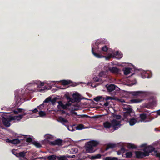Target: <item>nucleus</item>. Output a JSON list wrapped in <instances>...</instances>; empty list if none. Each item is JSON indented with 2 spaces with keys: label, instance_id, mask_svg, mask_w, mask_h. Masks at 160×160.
Masks as SVG:
<instances>
[{
  "label": "nucleus",
  "instance_id": "f257e3e1",
  "mask_svg": "<svg viewBox=\"0 0 160 160\" xmlns=\"http://www.w3.org/2000/svg\"><path fill=\"white\" fill-rule=\"evenodd\" d=\"M73 98L74 99L71 98L69 97L67 98L68 102L64 104L62 103V102L59 101L58 102V105L57 106L58 108L61 110L63 109H68L69 107L70 106L71 104L74 101H79L80 98V97L78 93L73 94L72 95Z\"/></svg>",
  "mask_w": 160,
  "mask_h": 160
},
{
  "label": "nucleus",
  "instance_id": "f03ea898",
  "mask_svg": "<svg viewBox=\"0 0 160 160\" xmlns=\"http://www.w3.org/2000/svg\"><path fill=\"white\" fill-rule=\"evenodd\" d=\"M124 109H125L126 111L124 112V117L125 119H130L129 122V124L131 126H133L137 122H138L136 119L134 118H130L131 115L134 114V113L132 112V109L128 107L127 108H124Z\"/></svg>",
  "mask_w": 160,
  "mask_h": 160
},
{
  "label": "nucleus",
  "instance_id": "7ed1b4c3",
  "mask_svg": "<svg viewBox=\"0 0 160 160\" xmlns=\"http://www.w3.org/2000/svg\"><path fill=\"white\" fill-rule=\"evenodd\" d=\"M113 118L112 120L111 121L112 127L115 130H117L121 126V118L120 115L114 114L113 115Z\"/></svg>",
  "mask_w": 160,
  "mask_h": 160
},
{
  "label": "nucleus",
  "instance_id": "20e7f679",
  "mask_svg": "<svg viewBox=\"0 0 160 160\" xmlns=\"http://www.w3.org/2000/svg\"><path fill=\"white\" fill-rule=\"evenodd\" d=\"M98 143V142L94 140H92L88 142L85 147L86 152L87 153L94 152L95 150H94L93 147L97 146Z\"/></svg>",
  "mask_w": 160,
  "mask_h": 160
},
{
  "label": "nucleus",
  "instance_id": "39448f33",
  "mask_svg": "<svg viewBox=\"0 0 160 160\" xmlns=\"http://www.w3.org/2000/svg\"><path fill=\"white\" fill-rule=\"evenodd\" d=\"M141 147H144L143 151L146 154V155L148 156L149 153L155 151L154 148L151 146H147L145 144H142L141 145ZM154 152H153V153Z\"/></svg>",
  "mask_w": 160,
  "mask_h": 160
},
{
  "label": "nucleus",
  "instance_id": "423d86ee",
  "mask_svg": "<svg viewBox=\"0 0 160 160\" xmlns=\"http://www.w3.org/2000/svg\"><path fill=\"white\" fill-rule=\"evenodd\" d=\"M44 82H41L39 81H36L34 84H32V85L35 88H41L42 86H43ZM49 89H48L47 88L45 87L43 89H41L40 90H38V89H37L36 88H34V90L35 91H40V92H42L43 91L45 90H47Z\"/></svg>",
  "mask_w": 160,
  "mask_h": 160
},
{
  "label": "nucleus",
  "instance_id": "0eeeda50",
  "mask_svg": "<svg viewBox=\"0 0 160 160\" xmlns=\"http://www.w3.org/2000/svg\"><path fill=\"white\" fill-rule=\"evenodd\" d=\"M130 93L134 96H139L142 97H144L148 94V93L147 92L140 91L131 92H130Z\"/></svg>",
  "mask_w": 160,
  "mask_h": 160
},
{
  "label": "nucleus",
  "instance_id": "6e6552de",
  "mask_svg": "<svg viewBox=\"0 0 160 160\" xmlns=\"http://www.w3.org/2000/svg\"><path fill=\"white\" fill-rule=\"evenodd\" d=\"M122 56V55L121 52H119L118 51H117L115 53L113 52L112 54L109 55L108 56L106 57L105 58L106 60H108L111 57H115L118 59H120Z\"/></svg>",
  "mask_w": 160,
  "mask_h": 160
},
{
  "label": "nucleus",
  "instance_id": "1a4fd4ad",
  "mask_svg": "<svg viewBox=\"0 0 160 160\" xmlns=\"http://www.w3.org/2000/svg\"><path fill=\"white\" fill-rule=\"evenodd\" d=\"M48 160H57V157L56 155H51L48 157L47 158ZM38 159H39L42 160H45L46 158L45 157H40L38 158H35L32 160H38Z\"/></svg>",
  "mask_w": 160,
  "mask_h": 160
},
{
  "label": "nucleus",
  "instance_id": "9d476101",
  "mask_svg": "<svg viewBox=\"0 0 160 160\" xmlns=\"http://www.w3.org/2000/svg\"><path fill=\"white\" fill-rule=\"evenodd\" d=\"M26 114V113L25 112H24V114L22 115L14 116H10V120L19 121Z\"/></svg>",
  "mask_w": 160,
  "mask_h": 160
},
{
  "label": "nucleus",
  "instance_id": "9b49d317",
  "mask_svg": "<svg viewBox=\"0 0 160 160\" xmlns=\"http://www.w3.org/2000/svg\"><path fill=\"white\" fill-rule=\"evenodd\" d=\"M75 156V155H69L67 154L65 155L59 156H57V160H67V158H72Z\"/></svg>",
  "mask_w": 160,
  "mask_h": 160
},
{
  "label": "nucleus",
  "instance_id": "f8f14e48",
  "mask_svg": "<svg viewBox=\"0 0 160 160\" xmlns=\"http://www.w3.org/2000/svg\"><path fill=\"white\" fill-rule=\"evenodd\" d=\"M12 120H10V116L8 117L7 119L3 118L2 119V121L3 124L6 127H8L10 126V122Z\"/></svg>",
  "mask_w": 160,
  "mask_h": 160
},
{
  "label": "nucleus",
  "instance_id": "ddd939ff",
  "mask_svg": "<svg viewBox=\"0 0 160 160\" xmlns=\"http://www.w3.org/2000/svg\"><path fill=\"white\" fill-rule=\"evenodd\" d=\"M136 157L137 158H141L144 156H147L144 152L136 151L135 152Z\"/></svg>",
  "mask_w": 160,
  "mask_h": 160
},
{
  "label": "nucleus",
  "instance_id": "4468645a",
  "mask_svg": "<svg viewBox=\"0 0 160 160\" xmlns=\"http://www.w3.org/2000/svg\"><path fill=\"white\" fill-rule=\"evenodd\" d=\"M109 70L111 72L115 74L118 73L120 71L116 67H110Z\"/></svg>",
  "mask_w": 160,
  "mask_h": 160
},
{
  "label": "nucleus",
  "instance_id": "2eb2a0df",
  "mask_svg": "<svg viewBox=\"0 0 160 160\" xmlns=\"http://www.w3.org/2000/svg\"><path fill=\"white\" fill-rule=\"evenodd\" d=\"M26 152H21L19 153L18 157L20 160H27V158L25 157Z\"/></svg>",
  "mask_w": 160,
  "mask_h": 160
},
{
  "label": "nucleus",
  "instance_id": "dca6fc26",
  "mask_svg": "<svg viewBox=\"0 0 160 160\" xmlns=\"http://www.w3.org/2000/svg\"><path fill=\"white\" fill-rule=\"evenodd\" d=\"M140 118H141V122H149L151 121L152 119H149V120H146V114L143 113L140 114Z\"/></svg>",
  "mask_w": 160,
  "mask_h": 160
},
{
  "label": "nucleus",
  "instance_id": "f3484780",
  "mask_svg": "<svg viewBox=\"0 0 160 160\" xmlns=\"http://www.w3.org/2000/svg\"><path fill=\"white\" fill-rule=\"evenodd\" d=\"M103 125L104 128L107 130L109 129L110 128L112 127L111 122L109 121H106L104 122Z\"/></svg>",
  "mask_w": 160,
  "mask_h": 160
},
{
  "label": "nucleus",
  "instance_id": "a211bd4d",
  "mask_svg": "<svg viewBox=\"0 0 160 160\" xmlns=\"http://www.w3.org/2000/svg\"><path fill=\"white\" fill-rule=\"evenodd\" d=\"M58 121L62 123L63 125L68 122V121L62 117H59L58 119Z\"/></svg>",
  "mask_w": 160,
  "mask_h": 160
},
{
  "label": "nucleus",
  "instance_id": "6ab92c4d",
  "mask_svg": "<svg viewBox=\"0 0 160 160\" xmlns=\"http://www.w3.org/2000/svg\"><path fill=\"white\" fill-rule=\"evenodd\" d=\"M116 87L113 84H110L107 87V88L109 92H112L116 89Z\"/></svg>",
  "mask_w": 160,
  "mask_h": 160
},
{
  "label": "nucleus",
  "instance_id": "aec40b11",
  "mask_svg": "<svg viewBox=\"0 0 160 160\" xmlns=\"http://www.w3.org/2000/svg\"><path fill=\"white\" fill-rule=\"evenodd\" d=\"M25 110L21 108H18L17 110H14L13 111V112L14 114H17L18 113H21V112H23V114H24V111Z\"/></svg>",
  "mask_w": 160,
  "mask_h": 160
},
{
  "label": "nucleus",
  "instance_id": "412c9836",
  "mask_svg": "<svg viewBox=\"0 0 160 160\" xmlns=\"http://www.w3.org/2000/svg\"><path fill=\"white\" fill-rule=\"evenodd\" d=\"M62 143V141L60 140H55L54 142H51V144L54 145H60Z\"/></svg>",
  "mask_w": 160,
  "mask_h": 160
},
{
  "label": "nucleus",
  "instance_id": "4be33fe9",
  "mask_svg": "<svg viewBox=\"0 0 160 160\" xmlns=\"http://www.w3.org/2000/svg\"><path fill=\"white\" fill-rule=\"evenodd\" d=\"M142 101V99L139 98L133 99L130 100L131 103H136L141 102Z\"/></svg>",
  "mask_w": 160,
  "mask_h": 160
},
{
  "label": "nucleus",
  "instance_id": "5701e85b",
  "mask_svg": "<svg viewBox=\"0 0 160 160\" xmlns=\"http://www.w3.org/2000/svg\"><path fill=\"white\" fill-rule=\"evenodd\" d=\"M101 155L100 154H98L95 156H92L89 157V158L91 160H94L96 159L100 158H101Z\"/></svg>",
  "mask_w": 160,
  "mask_h": 160
},
{
  "label": "nucleus",
  "instance_id": "b1692460",
  "mask_svg": "<svg viewBox=\"0 0 160 160\" xmlns=\"http://www.w3.org/2000/svg\"><path fill=\"white\" fill-rule=\"evenodd\" d=\"M76 129L81 130L84 128H88V127L85 128L84 126L81 124H79L75 127Z\"/></svg>",
  "mask_w": 160,
  "mask_h": 160
},
{
  "label": "nucleus",
  "instance_id": "393cba45",
  "mask_svg": "<svg viewBox=\"0 0 160 160\" xmlns=\"http://www.w3.org/2000/svg\"><path fill=\"white\" fill-rule=\"evenodd\" d=\"M45 138L48 141H49L51 140H52L53 139L54 137L53 136L50 135V134H46L45 135Z\"/></svg>",
  "mask_w": 160,
  "mask_h": 160
},
{
  "label": "nucleus",
  "instance_id": "a878e982",
  "mask_svg": "<svg viewBox=\"0 0 160 160\" xmlns=\"http://www.w3.org/2000/svg\"><path fill=\"white\" fill-rule=\"evenodd\" d=\"M131 68H125L124 70V74L127 75L130 73Z\"/></svg>",
  "mask_w": 160,
  "mask_h": 160
},
{
  "label": "nucleus",
  "instance_id": "bb28decb",
  "mask_svg": "<svg viewBox=\"0 0 160 160\" xmlns=\"http://www.w3.org/2000/svg\"><path fill=\"white\" fill-rule=\"evenodd\" d=\"M18 97V96H17V95L16 94V93H15V97L16 99V102L17 103V105H19L21 104V103L22 102H21L20 101H21V99L20 98H17Z\"/></svg>",
  "mask_w": 160,
  "mask_h": 160
},
{
  "label": "nucleus",
  "instance_id": "cd10ccee",
  "mask_svg": "<svg viewBox=\"0 0 160 160\" xmlns=\"http://www.w3.org/2000/svg\"><path fill=\"white\" fill-rule=\"evenodd\" d=\"M62 82V84L64 85H68L71 82V81L69 80H62L59 81Z\"/></svg>",
  "mask_w": 160,
  "mask_h": 160
},
{
  "label": "nucleus",
  "instance_id": "c85d7f7f",
  "mask_svg": "<svg viewBox=\"0 0 160 160\" xmlns=\"http://www.w3.org/2000/svg\"><path fill=\"white\" fill-rule=\"evenodd\" d=\"M92 52L93 54L96 57L98 58H101L103 57V56L97 53H96L93 52V48L92 47Z\"/></svg>",
  "mask_w": 160,
  "mask_h": 160
},
{
  "label": "nucleus",
  "instance_id": "c756f323",
  "mask_svg": "<svg viewBox=\"0 0 160 160\" xmlns=\"http://www.w3.org/2000/svg\"><path fill=\"white\" fill-rule=\"evenodd\" d=\"M21 142V140L18 139H15L12 140L11 143L14 144H18L19 143Z\"/></svg>",
  "mask_w": 160,
  "mask_h": 160
},
{
  "label": "nucleus",
  "instance_id": "7c9ffc66",
  "mask_svg": "<svg viewBox=\"0 0 160 160\" xmlns=\"http://www.w3.org/2000/svg\"><path fill=\"white\" fill-rule=\"evenodd\" d=\"M126 157L127 158H130L132 157V153L131 151L127 152L125 154Z\"/></svg>",
  "mask_w": 160,
  "mask_h": 160
},
{
  "label": "nucleus",
  "instance_id": "2f4dec72",
  "mask_svg": "<svg viewBox=\"0 0 160 160\" xmlns=\"http://www.w3.org/2000/svg\"><path fill=\"white\" fill-rule=\"evenodd\" d=\"M105 160H118V158L116 157H107L105 159Z\"/></svg>",
  "mask_w": 160,
  "mask_h": 160
},
{
  "label": "nucleus",
  "instance_id": "473e14b6",
  "mask_svg": "<svg viewBox=\"0 0 160 160\" xmlns=\"http://www.w3.org/2000/svg\"><path fill=\"white\" fill-rule=\"evenodd\" d=\"M102 99H103V98L102 97V96H98V97L95 98H94V100L96 102H98V101L102 100Z\"/></svg>",
  "mask_w": 160,
  "mask_h": 160
},
{
  "label": "nucleus",
  "instance_id": "72a5a7b5",
  "mask_svg": "<svg viewBox=\"0 0 160 160\" xmlns=\"http://www.w3.org/2000/svg\"><path fill=\"white\" fill-rule=\"evenodd\" d=\"M39 116L40 117H43L46 116V114L44 112L41 111L39 112Z\"/></svg>",
  "mask_w": 160,
  "mask_h": 160
},
{
  "label": "nucleus",
  "instance_id": "f704fd0d",
  "mask_svg": "<svg viewBox=\"0 0 160 160\" xmlns=\"http://www.w3.org/2000/svg\"><path fill=\"white\" fill-rule=\"evenodd\" d=\"M156 156L159 157L160 158V152L156 151H154L153 153Z\"/></svg>",
  "mask_w": 160,
  "mask_h": 160
},
{
  "label": "nucleus",
  "instance_id": "c9c22d12",
  "mask_svg": "<svg viewBox=\"0 0 160 160\" xmlns=\"http://www.w3.org/2000/svg\"><path fill=\"white\" fill-rule=\"evenodd\" d=\"M33 144L37 148H40L41 146V144L38 142H33Z\"/></svg>",
  "mask_w": 160,
  "mask_h": 160
},
{
  "label": "nucleus",
  "instance_id": "e433bc0d",
  "mask_svg": "<svg viewBox=\"0 0 160 160\" xmlns=\"http://www.w3.org/2000/svg\"><path fill=\"white\" fill-rule=\"evenodd\" d=\"M107 73V71H102L99 73V76L100 77L104 76Z\"/></svg>",
  "mask_w": 160,
  "mask_h": 160
},
{
  "label": "nucleus",
  "instance_id": "4c0bfd02",
  "mask_svg": "<svg viewBox=\"0 0 160 160\" xmlns=\"http://www.w3.org/2000/svg\"><path fill=\"white\" fill-rule=\"evenodd\" d=\"M127 147L128 148H135L136 147L135 145L132 143H128L127 145Z\"/></svg>",
  "mask_w": 160,
  "mask_h": 160
},
{
  "label": "nucleus",
  "instance_id": "58836bf2",
  "mask_svg": "<svg viewBox=\"0 0 160 160\" xmlns=\"http://www.w3.org/2000/svg\"><path fill=\"white\" fill-rule=\"evenodd\" d=\"M67 128L68 130L71 131H73L75 130V129L73 128V126H68Z\"/></svg>",
  "mask_w": 160,
  "mask_h": 160
},
{
  "label": "nucleus",
  "instance_id": "ea45409f",
  "mask_svg": "<svg viewBox=\"0 0 160 160\" xmlns=\"http://www.w3.org/2000/svg\"><path fill=\"white\" fill-rule=\"evenodd\" d=\"M12 152L13 154L15 155L17 157H18L19 156V153H18L17 152L16 150L14 149L12 150Z\"/></svg>",
  "mask_w": 160,
  "mask_h": 160
},
{
  "label": "nucleus",
  "instance_id": "a19ab883",
  "mask_svg": "<svg viewBox=\"0 0 160 160\" xmlns=\"http://www.w3.org/2000/svg\"><path fill=\"white\" fill-rule=\"evenodd\" d=\"M113 99V98L110 97V96H106V97H105V98H103V100H105L106 101H107V100H109V99L112 100Z\"/></svg>",
  "mask_w": 160,
  "mask_h": 160
},
{
  "label": "nucleus",
  "instance_id": "79ce46f5",
  "mask_svg": "<svg viewBox=\"0 0 160 160\" xmlns=\"http://www.w3.org/2000/svg\"><path fill=\"white\" fill-rule=\"evenodd\" d=\"M77 113L75 112L74 111L72 110H71L70 111V113L68 114V115H76Z\"/></svg>",
  "mask_w": 160,
  "mask_h": 160
},
{
  "label": "nucleus",
  "instance_id": "37998d69",
  "mask_svg": "<svg viewBox=\"0 0 160 160\" xmlns=\"http://www.w3.org/2000/svg\"><path fill=\"white\" fill-rule=\"evenodd\" d=\"M144 74H145V76H143V75H142V77L143 78H148L149 77L148 76V74L147 73V72L146 71H144L143 72Z\"/></svg>",
  "mask_w": 160,
  "mask_h": 160
},
{
  "label": "nucleus",
  "instance_id": "c03bdc74",
  "mask_svg": "<svg viewBox=\"0 0 160 160\" xmlns=\"http://www.w3.org/2000/svg\"><path fill=\"white\" fill-rule=\"evenodd\" d=\"M102 49L103 51L106 52L108 50V48L106 46H105L102 48Z\"/></svg>",
  "mask_w": 160,
  "mask_h": 160
},
{
  "label": "nucleus",
  "instance_id": "a18cd8bd",
  "mask_svg": "<svg viewBox=\"0 0 160 160\" xmlns=\"http://www.w3.org/2000/svg\"><path fill=\"white\" fill-rule=\"evenodd\" d=\"M72 149L73 150V153H75L78 152V149L77 148H72Z\"/></svg>",
  "mask_w": 160,
  "mask_h": 160
},
{
  "label": "nucleus",
  "instance_id": "49530a36",
  "mask_svg": "<svg viewBox=\"0 0 160 160\" xmlns=\"http://www.w3.org/2000/svg\"><path fill=\"white\" fill-rule=\"evenodd\" d=\"M136 83V81H134V82H132L130 81V82H129V83L127 84V85L129 86H132L133 85L135 84Z\"/></svg>",
  "mask_w": 160,
  "mask_h": 160
},
{
  "label": "nucleus",
  "instance_id": "de8ad7c7",
  "mask_svg": "<svg viewBox=\"0 0 160 160\" xmlns=\"http://www.w3.org/2000/svg\"><path fill=\"white\" fill-rule=\"evenodd\" d=\"M51 98H48L46 99L44 101V102H48L49 101H50Z\"/></svg>",
  "mask_w": 160,
  "mask_h": 160
},
{
  "label": "nucleus",
  "instance_id": "09e8293b",
  "mask_svg": "<svg viewBox=\"0 0 160 160\" xmlns=\"http://www.w3.org/2000/svg\"><path fill=\"white\" fill-rule=\"evenodd\" d=\"M32 141V139H31V138H28L27 139H26V141L27 142H30Z\"/></svg>",
  "mask_w": 160,
  "mask_h": 160
},
{
  "label": "nucleus",
  "instance_id": "8fccbe9b",
  "mask_svg": "<svg viewBox=\"0 0 160 160\" xmlns=\"http://www.w3.org/2000/svg\"><path fill=\"white\" fill-rule=\"evenodd\" d=\"M68 153L70 154H73V150L72 149L69 150L68 151Z\"/></svg>",
  "mask_w": 160,
  "mask_h": 160
},
{
  "label": "nucleus",
  "instance_id": "3c124183",
  "mask_svg": "<svg viewBox=\"0 0 160 160\" xmlns=\"http://www.w3.org/2000/svg\"><path fill=\"white\" fill-rule=\"evenodd\" d=\"M93 79L94 81H98L99 80L98 78L97 77H94L93 78Z\"/></svg>",
  "mask_w": 160,
  "mask_h": 160
},
{
  "label": "nucleus",
  "instance_id": "603ef678",
  "mask_svg": "<svg viewBox=\"0 0 160 160\" xmlns=\"http://www.w3.org/2000/svg\"><path fill=\"white\" fill-rule=\"evenodd\" d=\"M32 113H35L37 112L38 111V110L37 108H35L33 110H32Z\"/></svg>",
  "mask_w": 160,
  "mask_h": 160
},
{
  "label": "nucleus",
  "instance_id": "864d4df0",
  "mask_svg": "<svg viewBox=\"0 0 160 160\" xmlns=\"http://www.w3.org/2000/svg\"><path fill=\"white\" fill-rule=\"evenodd\" d=\"M108 105H109V102H106L104 104V105L105 106H108Z\"/></svg>",
  "mask_w": 160,
  "mask_h": 160
},
{
  "label": "nucleus",
  "instance_id": "5fc2aeb1",
  "mask_svg": "<svg viewBox=\"0 0 160 160\" xmlns=\"http://www.w3.org/2000/svg\"><path fill=\"white\" fill-rule=\"evenodd\" d=\"M12 140H10L8 139H6V141L7 142H11V143Z\"/></svg>",
  "mask_w": 160,
  "mask_h": 160
},
{
  "label": "nucleus",
  "instance_id": "6e6d98bb",
  "mask_svg": "<svg viewBox=\"0 0 160 160\" xmlns=\"http://www.w3.org/2000/svg\"><path fill=\"white\" fill-rule=\"evenodd\" d=\"M80 117L81 118H82L85 117H88V116L86 115H80Z\"/></svg>",
  "mask_w": 160,
  "mask_h": 160
},
{
  "label": "nucleus",
  "instance_id": "4d7b16f0",
  "mask_svg": "<svg viewBox=\"0 0 160 160\" xmlns=\"http://www.w3.org/2000/svg\"><path fill=\"white\" fill-rule=\"evenodd\" d=\"M125 151V149L123 148H122L121 150V152L122 153H124Z\"/></svg>",
  "mask_w": 160,
  "mask_h": 160
},
{
  "label": "nucleus",
  "instance_id": "13d9d810",
  "mask_svg": "<svg viewBox=\"0 0 160 160\" xmlns=\"http://www.w3.org/2000/svg\"><path fill=\"white\" fill-rule=\"evenodd\" d=\"M57 81H51L50 82V83H54V82H57ZM51 83H47V84L48 85H49V84H50Z\"/></svg>",
  "mask_w": 160,
  "mask_h": 160
},
{
  "label": "nucleus",
  "instance_id": "bf43d9fd",
  "mask_svg": "<svg viewBox=\"0 0 160 160\" xmlns=\"http://www.w3.org/2000/svg\"><path fill=\"white\" fill-rule=\"evenodd\" d=\"M157 114L160 115V110L157 111Z\"/></svg>",
  "mask_w": 160,
  "mask_h": 160
},
{
  "label": "nucleus",
  "instance_id": "052dcab7",
  "mask_svg": "<svg viewBox=\"0 0 160 160\" xmlns=\"http://www.w3.org/2000/svg\"><path fill=\"white\" fill-rule=\"evenodd\" d=\"M121 101L122 102H124V100H122Z\"/></svg>",
  "mask_w": 160,
  "mask_h": 160
},
{
  "label": "nucleus",
  "instance_id": "680f3d73",
  "mask_svg": "<svg viewBox=\"0 0 160 160\" xmlns=\"http://www.w3.org/2000/svg\"><path fill=\"white\" fill-rule=\"evenodd\" d=\"M1 120H2V119H1V118H0V121H1Z\"/></svg>",
  "mask_w": 160,
  "mask_h": 160
},
{
  "label": "nucleus",
  "instance_id": "e2e57ef3",
  "mask_svg": "<svg viewBox=\"0 0 160 160\" xmlns=\"http://www.w3.org/2000/svg\"><path fill=\"white\" fill-rule=\"evenodd\" d=\"M62 113H64V111H62Z\"/></svg>",
  "mask_w": 160,
  "mask_h": 160
},
{
  "label": "nucleus",
  "instance_id": "0e129e2a",
  "mask_svg": "<svg viewBox=\"0 0 160 160\" xmlns=\"http://www.w3.org/2000/svg\"><path fill=\"white\" fill-rule=\"evenodd\" d=\"M108 148H107V149H106V150H107V149H108Z\"/></svg>",
  "mask_w": 160,
  "mask_h": 160
}]
</instances>
